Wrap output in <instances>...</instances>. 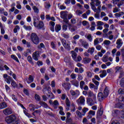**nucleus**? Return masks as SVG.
<instances>
[{
    "label": "nucleus",
    "mask_w": 124,
    "mask_h": 124,
    "mask_svg": "<svg viewBox=\"0 0 124 124\" xmlns=\"http://www.w3.org/2000/svg\"><path fill=\"white\" fill-rule=\"evenodd\" d=\"M85 38H87L90 42H92L93 41V37L92 36V34H88L87 35H85Z\"/></svg>",
    "instance_id": "23"
},
{
    "label": "nucleus",
    "mask_w": 124,
    "mask_h": 124,
    "mask_svg": "<svg viewBox=\"0 0 124 124\" xmlns=\"http://www.w3.org/2000/svg\"><path fill=\"white\" fill-rule=\"evenodd\" d=\"M124 14V12H121L119 13L115 14V16H116V17H121V16H123Z\"/></svg>",
    "instance_id": "56"
},
{
    "label": "nucleus",
    "mask_w": 124,
    "mask_h": 124,
    "mask_svg": "<svg viewBox=\"0 0 124 124\" xmlns=\"http://www.w3.org/2000/svg\"><path fill=\"white\" fill-rule=\"evenodd\" d=\"M16 3V8L17 9H22V5H21V3L19 1H17Z\"/></svg>",
    "instance_id": "42"
},
{
    "label": "nucleus",
    "mask_w": 124,
    "mask_h": 124,
    "mask_svg": "<svg viewBox=\"0 0 124 124\" xmlns=\"http://www.w3.org/2000/svg\"><path fill=\"white\" fill-rule=\"evenodd\" d=\"M5 26H3L2 23L0 21V29L1 31V34H4L5 33V31H4Z\"/></svg>",
    "instance_id": "22"
},
{
    "label": "nucleus",
    "mask_w": 124,
    "mask_h": 124,
    "mask_svg": "<svg viewBox=\"0 0 124 124\" xmlns=\"http://www.w3.org/2000/svg\"><path fill=\"white\" fill-rule=\"evenodd\" d=\"M93 83L96 85V86H99V82L96 81L94 78H93L92 79Z\"/></svg>",
    "instance_id": "58"
},
{
    "label": "nucleus",
    "mask_w": 124,
    "mask_h": 124,
    "mask_svg": "<svg viewBox=\"0 0 124 124\" xmlns=\"http://www.w3.org/2000/svg\"><path fill=\"white\" fill-rule=\"evenodd\" d=\"M70 93L71 95H72V96H75V97H77L80 95V91L78 90H77L75 91L74 90H71L70 91Z\"/></svg>",
    "instance_id": "9"
},
{
    "label": "nucleus",
    "mask_w": 124,
    "mask_h": 124,
    "mask_svg": "<svg viewBox=\"0 0 124 124\" xmlns=\"http://www.w3.org/2000/svg\"><path fill=\"white\" fill-rule=\"evenodd\" d=\"M39 104L40 105H41V106H42L43 107H44V108H48V105H47V104H46V103L44 102L40 101L39 102Z\"/></svg>",
    "instance_id": "34"
},
{
    "label": "nucleus",
    "mask_w": 124,
    "mask_h": 124,
    "mask_svg": "<svg viewBox=\"0 0 124 124\" xmlns=\"http://www.w3.org/2000/svg\"><path fill=\"white\" fill-rule=\"evenodd\" d=\"M23 113L24 114H25V115H26V116L28 117V118H31V115H30L29 113H28V112L27 111V109L23 110Z\"/></svg>",
    "instance_id": "57"
},
{
    "label": "nucleus",
    "mask_w": 124,
    "mask_h": 124,
    "mask_svg": "<svg viewBox=\"0 0 124 124\" xmlns=\"http://www.w3.org/2000/svg\"><path fill=\"white\" fill-rule=\"evenodd\" d=\"M27 61L30 62V63L33 64V62H32V58H31V56H29L27 57Z\"/></svg>",
    "instance_id": "45"
},
{
    "label": "nucleus",
    "mask_w": 124,
    "mask_h": 124,
    "mask_svg": "<svg viewBox=\"0 0 124 124\" xmlns=\"http://www.w3.org/2000/svg\"><path fill=\"white\" fill-rule=\"evenodd\" d=\"M34 98L35 100L37 101H40V96L39 95L37 94V93L35 94Z\"/></svg>",
    "instance_id": "52"
},
{
    "label": "nucleus",
    "mask_w": 124,
    "mask_h": 124,
    "mask_svg": "<svg viewBox=\"0 0 124 124\" xmlns=\"http://www.w3.org/2000/svg\"><path fill=\"white\" fill-rule=\"evenodd\" d=\"M34 80V78L32 76L30 75L29 78H25L24 79V81H26L27 83L28 84H31V83H32L33 81Z\"/></svg>",
    "instance_id": "14"
},
{
    "label": "nucleus",
    "mask_w": 124,
    "mask_h": 124,
    "mask_svg": "<svg viewBox=\"0 0 124 124\" xmlns=\"http://www.w3.org/2000/svg\"><path fill=\"white\" fill-rule=\"evenodd\" d=\"M88 115L89 116H94V115H95V111L93 110H90L88 112Z\"/></svg>",
    "instance_id": "54"
},
{
    "label": "nucleus",
    "mask_w": 124,
    "mask_h": 124,
    "mask_svg": "<svg viewBox=\"0 0 124 124\" xmlns=\"http://www.w3.org/2000/svg\"><path fill=\"white\" fill-rule=\"evenodd\" d=\"M32 8L34 13H36V14H38L39 13V9H38V8H37L36 6H33Z\"/></svg>",
    "instance_id": "26"
},
{
    "label": "nucleus",
    "mask_w": 124,
    "mask_h": 124,
    "mask_svg": "<svg viewBox=\"0 0 124 124\" xmlns=\"http://www.w3.org/2000/svg\"><path fill=\"white\" fill-rule=\"evenodd\" d=\"M18 31H20V27H19L18 25H16L14 29V32H15V33H17V32H18Z\"/></svg>",
    "instance_id": "47"
},
{
    "label": "nucleus",
    "mask_w": 124,
    "mask_h": 124,
    "mask_svg": "<svg viewBox=\"0 0 124 124\" xmlns=\"http://www.w3.org/2000/svg\"><path fill=\"white\" fill-rule=\"evenodd\" d=\"M60 111L59 113L60 115H62V116H64L65 115V113H64V112H63V108L62 107H59Z\"/></svg>",
    "instance_id": "32"
},
{
    "label": "nucleus",
    "mask_w": 124,
    "mask_h": 124,
    "mask_svg": "<svg viewBox=\"0 0 124 124\" xmlns=\"http://www.w3.org/2000/svg\"><path fill=\"white\" fill-rule=\"evenodd\" d=\"M116 105L118 107H121V106L124 105V96H123L121 98H119L118 103H117Z\"/></svg>",
    "instance_id": "12"
},
{
    "label": "nucleus",
    "mask_w": 124,
    "mask_h": 124,
    "mask_svg": "<svg viewBox=\"0 0 124 124\" xmlns=\"http://www.w3.org/2000/svg\"><path fill=\"white\" fill-rule=\"evenodd\" d=\"M88 96H90L91 97H93L94 98V99H96V96L95 95V94H93V92H92V91H89L88 92Z\"/></svg>",
    "instance_id": "25"
},
{
    "label": "nucleus",
    "mask_w": 124,
    "mask_h": 124,
    "mask_svg": "<svg viewBox=\"0 0 124 124\" xmlns=\"http://www.w3.org/2000/svg\"><path fill=\"white\" fill-rule=\"evenodd\" d=\"M3 113L6 116L12 114V109L11 108H7L3 110Z\"/></svg>",
    "instance_id": "15"
},
{
    "label": "nucleus",
    "mask_w": 124,
    "mask_h": 124,
    "mask_svg": "<svg viewBox=\"0 0 124 124\" xmlns=\"http://www.w3.org/2000/svg\"><path fill=\"white\" fill-rule=\"evenodd\" d=\"M71 54H72V57L73 58L74 61L76 59L77 57V53L75 52L74 51H71Z\"/></svg>",
    "instance_id": "36"
},
{
    "label": "nucleus",
    "mask_w": 124,
    "mask_h": 124,
    "mask_svg": "<svg viewBox=\"0 0 124 124\" xmlns=\"http://www.w3.org/2000/svg\"><path fill=\"white\" fill-rule=\"evenodd\" d=\"M3 78L4 79H5V81L6 82V83H7V84H9V85H10V82H12L13 80L12 78H11V77L8 76L6 74L3 75Z\"/></svg>",
    "instance_id": "11"
},
{
    "label": "nucleus",
    "mask_w": 124,
    "mask_h": 124,
    "mask_svg": "<svg viewBox=\"0 0 124 124\" xmlns=\"http://www.w3.org/2000/svg\"><path fill=\"white\" fill-rule=\"evenodd\" d=\"M118 93L119 94H123V93H124V90L122 89H119Z\"/></svg>",
    "instance_id": "63"
},
{
    "label": "nucleus",
    "mask_w": 124,
    "mask_h": 124,
    "mask_svg": "<svg viewBox=\"0 0 124 124\" xmlns=\"http://www.w3.org/2000/svg\"><path fill=\"white\" fill-rule=\"evenodd\" d=\"M66 115V122H70V121H71V118H70V116L71 115V114H70V112H67Z\"/></svg>",
    "instance_id": "37"
},
{
    "label": "nucleus",
    "mask_w": 124,
    "mask_h": 124,
    "mask_svg": "<svg viewBox=\"0 0 124 124\" xmlns=\"http://www.w3.org/2000/svg\"><path fill=\"white\" fill-rule=\"evenodd\" d=\"M62 44L66 49H70V42L67 40L65 41L64 39L62 40Z\"/></svg>",
    "instance_id": "3"
},
{
    "label": "nucleus",
    "mask_w": 124,
    "mask_h": 124,
    "mask_svg": "<svg viewBox=\"0 0 124 124\" xmlns=\"http://www.w3.org/2000/svg\"><path fill=\"white\" fill-rule=\"evenodd\" d=\"M76 113L78 118H83V116L84 115H83L82 113H81V112L79 111L78 110H77Z\"/></svg>",
    "instance_id": "40"
},
{
    "label": "nucleus",
    "mask_w": 124,
    "mask_h": 124,
    "mask_svg": "<svg viewBox=\"0 0 124 124\" xmlns=\"http://www.w3.org/2000/svg\"><path fill=\"white\" fill-rule=\"evenodd\" d=\"M55 30L56 32H59V31L62 30V26H61V25H56L55 26Z\"/></svg>",
    "instance_id": "30"
},
{
    "label": "nucleus",
    "mask_w": 124,
    "mask_h": 124,
    "mask_svg": "<svg viewBox=\"0 0 124 124\" xmlns=\"http://www.w3.org/2000/svg\"><path fill=\"white\" fill-rule=\"evenodd\" d=\"M97 8L95 6V5H92L91 7V9L94 12H98L100 13L101 12V6H97Z\"/></svg>",
    "instance_id": "7"
},
{
    "label": "nucleus",
    "mask_w": 124,
    "mask_h": 124,
    "mask_svg": "<svg viewBox=\"0 0 124 124\" xmlns=\"http://www.w3.org/2000/svg\"><path fill=\"white\" fill-rule=\"evenodd\" d=\"M91 61L92 59L89 57H85L83 59L82 62L85 64H87L88 63H90V62H91Z\"/></svg>",
    "instance_id": "18"
},
{
    "label": "nucleus",
    "mask_w": 124,
    "mask_h": 124,
    "mask_svg": "<svg viewBox=\"0 0 124 124\" xmlns=\"http://www.w3.org/2000/svg\"><path fill=\"white\" fill-rule=\"evenodd\" d=\"M98 99L99 101H102L104 99V95L102 93H99L98 94Z\"/></svg>",
    "instance_id": "21"
},
{
    "label": "nucleus",
    "mask_w": 124,
    "mask_h": 124,
    "mask_svg": "<svg viewBox=\"0 0 124 124\" xmlns=\"http://www.w3.org/2000/svg\"><path fill=\"white\" fill-rule=\"evenodd\" d=\"M71 82L72 85H73L74 86H75V87H79V82L77 81H74V80H73Z\"/></svg>",
    "instance_id": "44"
},
{
    "label": "nucleus",
    "mask_w": 124,
    "mask_h": 124,
    "mask_svg": "<svg viewBox=\"0 0 124 124\" xmlns=\"http://www.w3.org/2000/svg\"><path fill=\"white\" fill-rule=\"evenodd\" d=\"M23 28L26 31H31V26H28L27 25H24Z\"/></svg>",
    "instance_id": "53"
},
{
    "label": "nucleus",
    "mask_w": 124,
    "mask_h": 124,
    "mask_svg": "<svg viewBox=\"0 0 124 124\" xmlns=\"http://www.w3.org/2000/svg\"><path fill=\"white\" fill-rule=\"evenodd\" d=\"M104 96H108V94H109V91L105 88L104 91Z\"/></svg>",
    "instance_id": "48"
},
{
    "label": "nucleus",
    "mask_w": 124,
    "mask_h": 124,
    "mask_svg": "<svg viewBox=\"0 0 124 124\" xmlns=\"http://www.w3.org/2000/svg\"><path fill=\"white\" fill-rule=\"evenodd\" d=\"M61 18H62V19H65V18H67V14L63 12H62L61 13Z\"/></svg>",
    "instance_id": "29"
},
{
    "label": "nucleus",
    "mask_w": 124,
    "mask_h": 124,
    "mask_svg": "<svg viewBox=\"0 0 124 124\" xmlns=\"http://www.w3.org/2000/svg\"><path fill=\"white\" fill-rule=\"evenodd\" d=\"M44 27V23L42 21H39L38 25L37 26V29L40 30V29H42Z\"/></svg>",
    "instance_id": "24"
},
{
    "label": "nucleus",
    "mask_w": 124,
    "mask_h": 124,
    "mask_svg": "<svg viewBox=\"0 0 124 124\" xmlns=\"http://www.w3.org/2000/svg\"><path fill=\"white\" fill-rule=\"evenodd\" d=\"M42 111L41 109L36 110L32 113V115L34 116V117H35V115H36V116H40Z\"/></svg>",
    "instance_id": "20"
},
{
    "label": "nucleus",
    "mask_w": 124,
    "mask_h": 124,
    "mask_svg": "<svg viewBox=\"0 0 124 124\" xmlns=\"http://www.w3.org/2000/svg\"><path fill=\"white\" fill-rule=\"evenodd\" d=\"M29 108L30 111H34L35 109V106L32 104H30L29 105Z\"/></svg>",
    "instance_id": "31"
},
{
    "label": "nucleus",
    "mask_w": 124,
    "mask_h": 124,
    "mask_svg": "<svg viewBox=\"0 0 124 124\" xmlns=\"http://www.w3.org/2000/svg\"><path fill=\"white\" fill-rule=\"evenodd\" d=\"M11 58L13 59V60H14V61H16L17 62H20V61H19V60L18 59V58H17L15 55H11Z\"/></svg>",
    "instance_id": "39"
},
{
    "label": "nucleus",
    "mask_w": 124,
    "mask_h": 124,
    "mask_svg": "<svg viewBox=\"0 0 124 124\" xmlns=\"http://www.w3.org/2000/svg\"><path fill=\"white\" fill-rule=\"evenodd\" d=\"M94 17L95 19H98L99 20L100 17V13L96 12V13L94 15Z\"/></svg>",
    "instance_id": "46"
},
{
    "label": "nucleus",
    "mask_w": 124,
    "mask_h": 124,
    "mask_svg": "<svg viewBox=\"0 0 124 124\" xmlns=\"http://www.w3.org/2000/svg\"><path fill=\"white\" fill-rule=\"evenodd\" d=\"M78 42L79 43H80V44H81L82 46H83V47H84L85 49H88V48H89V44L88 43V42L82 39H80L78 41Z\"/></svg>",
    "instance_id": "10"
},
{
    "label": "nucleus",
    "mask_w": 124,
    "mask_h": 124,
    "mask_svg": "<svg viewBox=\"0 0 124 124\" xmlns=\"http://www.w3.org/2000/svg\"><path fill=\"white\" fill-rule=\"evenodd\" d=\"M62 44L66 49H70V42L67 40L65 41L64 39L62 40Z\"/></svg>",
    "instance_id": "4"
},
{
    "label": "nucleus",
    "mask_w": 124,
    "mask_h": 124,
    "mask_svg": "<svg viewBox=\"0 0 124 124\" xmlns=\"http://www.w3.org/2000/svg\"><path fill=\"white\" fill-rule=\"evenodd\" d=\"M103 43L105 45H110V44H111V41H110L109 40H106L103 42Z\"/></svg>",
    "instance_id": "55"
},
{
    "label": "nucleus",
    "mask_w": 124,
    "mask_h": 124,
    "mask_svg": "<svg viewBox=\"0 0 124 124\" xmlns=\"http://www.w3.org/2000/svg\"><path fill=\"white\" fill-rule=\"evenodd\" d=\"M87 76L88 78H92L93 77V73L90 71H87L86 72Z\"/></svg>",
    "instance_id": "51"
},
{
    "label": "nucleus",
    "mask_w": 124,
    "mask_h": 124,
    "mask_svg": "<svg viewBox=\"0 0 124 124\" xmlns=\"http://www.w3.org/2000/svg\"><path fill=\"white\" fill-rule=\"evenodd\" d=\"M7 107V104L5 102H2L0 104V109H4Z\"/></svg>",
    "instance_id": "28"
},
{
    "label": "nucleus",
    "mask_w": 124,
    "mask_h": 124,
    "mask_svg": "<svg viewBox=\"0 0 124 124\" xmlns=\"http://www.w3.org/2000/svg\"><path fill=\"white\" fill-rule=\"evenodd\" d=\"M102 61L104 62H108V57L106 55H104Z\"/></svg>",
    "instance_id": "49"
},
{
    "label": "nucleus",
    "mask_w": 124,
    "mask_h": 124,
    "mask_svg": "<svg viewBox=\"0 0 124 124\" xmlns=\"http://www.w3.org/2000/svg\"><path fill=\"white\" fill-rule=\"evenodd\" d=\"M31 38L32 42L34 44L37 45L39 43V38H38V36L35 33H32L31 34Z\"/></svg>",
    "instance_id": "1"
},
{
    "label": "nucleus",
    "mask_w": 124,
    "mask_h": 124,
    "mask_svg": "<svg viewBox=\"0 0 124 124\" xmlns=\"http://www.w3.org/2000/svg\"><path fill=\"white\" fill-rule=\"evenodd\" d=\"M44 6L46 9H49L51 7V4H50V3L46 2L45 3Z\"/></svg>",
    "instance_id": "43"
},
{
    "label": "nucleus",
    "mask_w": 124,
    "mask_h": 124,
    "mask_svg": "<svg viewBox=\"0 0 124 124\" xmlns=\"http://www.w3.org/2000/svg\"><path fill=\"white\" fill-rule=\"evenodd\" d=\"M63 88H64L65 90H67L68 87H70V83H64L62 84Z\"/></svg>",
    "instance_id": "33"
},
{
    "label": "nucleus",
    "mask_w": 124,
    "mask_h": 124,
    "mask_svg": "<svg viewBox=\"0 0 124 124\" xmlns=\"http://www.w3.org/2000/svg\"><path fill=\"white\" fill-rule=\"evenodd\" d=\"M85 98L83 96H81L77 100V103L78 105H85Z\"/></svg>",
    "instance_id": "6"
},
{
    "label": "nucleus",
    "mask_w": 124,
    "mask_h": 124,
    "mask_svg": "<svg viewBox=\"0 0 124 124\" xmlns=\"http://www.w3.org/2000/svg\"><path fill=\"white\" fill-rule=\"evenodd\" d=\"M69 30L71 32H73V31H75L77 30V27L76 26H70Z\"/></svg>",
    "instance_id": "27"
},
{
    "label": "nucleus",
    "mask_w": 124,
    "mask_h": 124,
    "mask_svg": "<svg viewBox=\"0 0 124 124\" xmlns=\"http://www.w3.org/2000/svg\"><path fill=\"white\" fill-rule=\"evenodd\" d=\"M75 62H81L82 61V57L80 56V55H78V57H76V58L74 60Z\"/></svg>",
    "instance_id": "50"
},
{
    "label": "nucleus",
    "mask_w": 124,
    "mask_h": 124,
    "mask_svg": "<svg viewBox=\"0 0 124 124\" xmlns=\"http://www.w3.org/2000/svg\"><path fill=\"white\" fill-rule=\"evenodd\" d=\"M79 85L80 89H84V85H85V82L84 81H81L80 82Z\"/></svg>",
    "instance_id": "59"
},
{
    "label": "nucleus",
    "mask_w": 124,
    "mask_h": 124,
    "mask_svg": "<svg viewBox=\"0 0 124 124\" xmlns=\"http://www.w3.org/2000/svg\"><path fill=\"white\" fill-rule=\"evenodd\" d=\"M115 73H120V75L124 74V69L121 66H116L115 67Z\"/></svg>",
    "instance_id": "13"
},
{
    "label": "nucleus",
    "mask_w": 124,
    "mask_h": 124,
    "mask_svg": "<svg viewBox=\"0 0 124 124\" xmlns=\"http://www.w3.org/2000/svg\"><path fill=\"white\" fill-rule=\"evenodd\" d=\"M59 102H58V100H55L53 102V103L52 105L53 106H59Z\"/></svg>",
    "instance_id": "61"
},
{
    "label": "nucleus",
    "mask_w": 124,
    "mask_h": 124,
    "mask_svg": "<svg viewBox=\"0 0 124 124\" xmlns=\"http://www.w3.org/2000/svg\"><path fill=\"white\" fill-rule=\"evenodd\" d=\"M117 46L116 48L120 49L123 46V40L121 39H118L116 42Z\"/></svg>",
    "instance_id": "17"
},
{
    "label": "nucleus",
    "mask_w": 124,
    "mask_h": 124,
    "mask_svg": "<svg viewBox=\"0 0 124 124\" xmlns=\"http://www.w3.org/2000/svg\"><path fill=\"white\" fill-rule=\"evenodd\" d=\"M91 2H90L91 7L92 5H95V6H100L101 4V1L99 0H91Z\"/></svg>",
    "instance_id": "5"
},
{
    "label": "nucleus",
    "mask_w": 124,
    "mask_h": 124,
    "mask_svg": "<svg viewBox=\"0 0 124 124\" xmlns=\"http://www.w3.org/2000/svg\"><path fill=\"white\" fill-rule=\"evenodd\" d=\"M120 116L122 119H124V109L120 112Z\"/></svg>",
    "instance_id": "64"
},
{
    "label": "nucleus",
    "mask_w": 124,
    "mask_h": 124,
    "mask_svg": "<svg viewBox=\"0 0 124 124\" xmlns=\"http://www.w3.org/2000/svg\"><path fill=\"white\" fill-rule=\"evenodd\" d=\"M32 56L33 60H34L35 61H38V58L40 57L38 51H35L34 52H33Z\"/></svg>",
    "instance_id": "16"
},
{
    "label": "nucleus",
    "mask_w": 124,
    "mask_h": 124,
    "mask_svg": "<svg viewBox=\"0 0 124 124\" xmlns=\"http://www.w3.org/2000/svg\"><path fill=\"white\" fill-rule=\"evenodd\" d=\"M103 25H104V23L102 21H99L97 22V26H103Z\"/></svg>",
    "instance_id": "62"
},
{
    "label": "nucleus",
    "mask_w": 124,
    "mask_h": 124,
    "mask_svg": "<svg viewBox=\"0 0 124 124\" xmlns=\"http://www.w3.org/2000/svg\"><path fill=\"white\" fill-rule=\"evenodd\" d=\"M38 49H41V48H43V49L45 48V46L44 45V44L41 43L40 44V46H38Z\"/></svg>",
    "instance_id": "60"
},
{
    "label": "nucleus",
    "mask_w": 124,
    "mask_h": 124,
    "mask_svg": "<svg viewBox=\"0 0 124 124\" xmlns=\"http://www.w3.org/2000/svg\"><path fill=\"white\" fill-rule=\"evenodd\" d=\"M11 85L14 88H17V87H18V85H17V83H16V82H15V81H14V80L13 79L11 81Z\"/></svg>",
    "instance_id": "41"
},
{
    "label": "nucleus",
    "mask_w": 124,
    "mask_h": 124,
    "mask_svg": "<svg viewBox=\"0 0 124 124\" xmlns=\"http://www.w3.org/2000/svg\"><path fill=\"white\" fill-rule=\"evenodd\" d=\"M95 100H96V99H94V98H93V99L91 98H87V103L89 105V106H93V104H95Z\"/></svg>",
    "instance_id": "8"
},
{
    "label": "nucleus",
    "mask_w": 124,
    "mask_h": 124,
    "mask_svg": "<svg viewBox=\"0 0 124 124\" xmlns=\"http://www.w3.org/2000/svg\"><path fill=\"white\" fill-rule=\"evenodd\" d=\"M107 75V73H106V70H103L102 72V74L100 75V77L101 78H104Z\"/></svg>",
    "instance_id": "35"
},
{
    "label": "nucleus",
    "mask_w": 124,
    "mask_h": 124,
    "mask_svg": "<svg viewBox=\"0 0 124 124\" xmlns=\"http://www.w3.org/2000/svg\"><path fill=\"white\" fill-rule=\"evenodd\" d=\"M88 53H90L91 55H93L94 53V47L89 48L88 50Z\"/></svg>",
    "instance_id": "38"
},
{
    "label": "nucleus",
    "mask_w": 124,
    "mask_h": 124,
    "mask_svg": "<svg viewBox=\"0 0 124 124\" xmlns=\"http://www.w3.org/2000/svg\"><path fill=\"white\" fill-rule=\"evenodd\" d=\"M65 104L66 105L65 108L66 111H69V107H70V101H69V99H68V98H66Z\"/></svg>",
    "instance_id": "19"
},
{
    "label": "nucleus",
    "mask_w": 124,
    "mask_h": 124,
    "mask_svg": "<svg viewBox=\"0 0 124 124\" xmlns=\"http://www.w3.org/2000/svg\"><path fill=\"white\" fill-rule=\"evenodd\" d=\"M16 121V116L15 115H10L9 116H7L5 118V122L7 124H11V123H13V122H15Z\"/></svg>",
    "instance_id": "2"
}]
</instances>
